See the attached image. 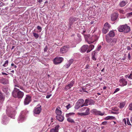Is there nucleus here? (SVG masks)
<instances>
[{
  "label": "nucleus",
  "mask_w": 132,
  "mask_h": 132,
  "mask_svg": "<svg viewBox=\"0 0 132 132\" xmlns=\"http://www.w3.org/2000/svg\"><path fill=\"white\" fill-rule=\"evenodd\" d=\"M12 94L13 97L15 98H22L23 96L24 93L20 90L18 89L14 88Z\"/></svg>",
  "instance_id": "f257e3e1"
},
{
  "label": "nucleus",
  "mask_w": 132,
  "mask_h": 132,
  "mask_svg": "<svg viewBox=\"0 0 132 132\" xmlns=\"http://www.w3.org/2000/svg\"><path fill=\"white\" fill-rule=\"evenodd\" d=\"M118 30L119 32L127 33L130 31V29L129 26L125 24L119 26Z\"/></svg>",
  "instance_id": "f03ea898"
},
{
  "label": "nucleus",
  "mask_w": 132,
  "mask_h": 132,
  "mask_svg": "<svg viewBox=\"0 0 132 132\" xmlns=\"http://www.w3.org/2000/svg\"><path fill=\"white\" fill-rule=\"evenodd\" d=\"M6 113L8 116L11 118H14L15 116V111L13 110L12 108H8L6 110Z\"/></svg>",
  "instance_id": "7ed1b4c3"
},
{
  "label": "nucleus",
  "mask_w": 132,
  "mask_h": 132,
  "mask_svg": "<svg viewBox=\"0 0 132 132\" xmlns=\"http://www.w3.org/2000/svg\"><path fill=\"white\" fill-rule=\"evenodd\" d=\"M115 36L114 32L113 31H110L106 36V42H109L111 37H113Z\"/></svg>",
  "instance_id": "20e7f679"
},
{
  "label": "nucleus",
  "mask_w": 132,
  "mask_h": 132,
  "mask_svg": "<svg viewBox=\"0 0 132 132\" xmlns=\"http://www.w3.org/2000/svg\"><path fill=\"white\" fill-rule=\"evenodd\" d=\"M91 112L95 115L101 116H103L105 113L104 112L102 113L101 111H98L95 109H93L91 111Z\"/></svg>",
  "instance_id": "39448f33"
},
{
  "label": "nucleus",
  "mask_w": 132,
  "mask_h": 132,
  "mask_svg": "<svg viewBox=\"0 0 132 132\" xmlns=\"http://www.w3.org/2000/svg\"><path fill=\"white\" fill-rule=\"evenodd\" d=\"M119 86H126L127 83V81L126 79L123 78L120 79L119 80Z\"/></svg>",
  "instance_id": "423d86ee"
},
{
  "label": "nucleus",
  "mask_w": 132,
  "mask_h": 132,
  "mask_svg": "<svg viewBox=\"0 0 132 132\" xmlns=\"http://www.w3.org/2000/svg\"><path fill=\"white\" fill-rule=\"evenodd\" d=\"M41 106L39 105H38L35 108L34 112L35 114H39L41 111L42 109L41 108Z\"/></svg>",
  "instance_id": "0eeeda50"
},
{
  "label": "nucleus",
  "mask_w": 132,
  "mask_h": 132,
  "mask_svg": "<svg viewBox=\"0 0 132 132\" xmlns=\"http://www.w3.org/2000/svg\"><path fill=\"white\" fill-rule=\"evenodd\" d=\"M63 58L62 57H56L54 60V62L55 64H57L61 63L62 61Z\"/></svg>",
  "instance_id": "6e6552de"
},
{
  "label": "nucleus",
  "mask_w": 132,
  "mask_h": 132,
  "mask_svg": "<svg viewBox=\"0 0 132 132\" xmlns=\"http://www.w3.org/2000/svg\"><path fill=\"white\" fill-rule=\"evenodd\" d=\"M109 42H107L108 43H109V45L112 46H113L117 43V39L114 38L113 39H110Z\"/></svg>",
  "instance_id": "1a4fd4ad"
},
{
  "label": "nucleus",
  "mask_w": 132,
  "mask_h": 132,
  "mask_svg": "<svg viewBox=\"0 0 132 132\" xmlns=\"http://www.w3.org/2000/svg\"><path fill=\"white\" fill-rule=\"evenodd\" d=\"M31 101V97L29 95H26V97L24 99V105L28 104Z\"/></svg>",
  "instance_id": "9d476101"
},
{
  "label": "nucleus",
  "mask_w": 132,
  "mask_h": 132,
  "mask_svg": "<svg viewBox=\"0 0 132 132\" xmlns=\"http://www.w3.org/2000/svg\"><path fill=\"white\" fill-rule=\"evenodd\" d=\"M68 50V47L67 46H65L62 47L60 49V51L62 53L67 52Z\"/></svg>",
  "instance_id": "9b49d317"
},
{
  "label": "nucleus",
  "mask_w": 132,
  "mask_h": 132,
  "mask_svg": "<svg viewBox=\"0 0 132 132\" xmlns=\"http://www.w3.org/2000/svg\"><path fill=\"white\" fill-rule=\"evenodd\" d=\"M77 18H75L70 17L69 19V24L70 25H72L75 21H76Z\"/></svg>",
  "instance_id": "f8f14e48"
},
{
  "label": "nucleus",
  "mask_w": 132,
  "mask_h": 132,
  "mask_svg": "<svg viewBox=\"0 0 132 132\" xmlns=\"http://www.w3.org/2000/svg\"><path fill=\"white\" fill-rule=\"evenodd\" d=\"M85 110L86 111L84 112L85 113H87L88 114H90V109L89 108L86 107H84L80 109L81 111L82 112L84 111Z\"/></svg>",
  "instance_id": "ddd939ff"
},
{
  "label": "nucleus",
  "mask_w": 132,
  "mask_h": 132,
  "mask_svg": "<svg viewBox=\"0 0 132 132\" xmlns=\"http://www.w3.org/2000/svg\"><path fill=\"white\" fill-rule=\"evenodd\" d=\"M118 16V14L117 13H114L111 16V19L112 21H114L117 18Z\"/></svg>",
  "instance_id": "4468645a"
},
{
  "label": "nucleus",
  "mask_w": 132,
  "mask_h": 132,
  "mask_svg": "<svg viewBox=\"0 0 132 132\" xmlns=\"http://www.w3.org/2000/svg\"><path fill=\"white\" fill-rule=\"evenodd\" d=\"M0 82L4 84H6L8 83L9 81L8 80L4 78H3L0 79Z\"/></svg>",
  "instance_id": "2eb2a0df"
},
{
  "label": "nucleus",
  "mask_w": 132,
  "mask_h": 132,
  "mask_svg": "<svg viewBox=\"0 0 132 132\" xmlns=\"http://www.w3.org/2000/svg\"><path fill=\"white\" fill-rule=\"evenodd\" d=\"M92 40L91 41H88L87 42L89 44L93 43V42L96 40L98 39V38L96 35H93L92 37Z\"/></svg>",
  "instance_id": "dca6fc26"
},
{
  "label": "nucleus",
  "mask_w": 132,
  "mask_h": 132,
  "mask_svg": "<svg viewBox=\"0 0 132 132\" xmlns=\"http://www.w3.org/2000/svg\"><path fill=\"white\" fill-rule=\"evenodd\" d=\"M56 117L57 119L60 122L63 121L64 119V117L61 115L56 116Z\"/></svg>",
  "instance_id": "f3484780"
},
{
  "label": "nucleus",
  "mask_w": 132,
  "mask_h": 132,
  "mask_svg": "<svg viewBox=\"0 0 132 132\" xmlns=\"http://www.w3.org/2000/svg\"><path fill=\"white\" fill-rule=\"evenodd\" d=\"M88 48V46L87 45H84L81 48V51L82 52H86Z\"/></svg>",
  "instance_id": "a211bd4d"
},
{
  "label": "nucleus",
  "mask_w": 132,
  "mask_h": 132,
  "mask_svg": "<svg viewBox=\"0 0 132 132\" xmlns=\"http://www.w3.org/2000/svg\"><path fill=\"white\" fill-rule=\"evenodd\" d=\"M55 113L57 115H61L62 113V111L61 110V108L59 107H57L56 108Z\"/></svg>",
  "instance_id": "6ab92c4d"
},
{
  "label": "nucleus",
  "mask_w": 132,
  "mask_h": 132,
  "mask_svg": "<svg viewBox=\"0 0 132 132\" xmlns=\"http://www.w3.org/2000/svg\"><path fill=\"white\" fill-rule=\"evenodd\" d=\"M60 126L59 125L56 126L54 128L52 129L50 131V132H58L59 128Z\"/></svg>",
  "instance_id": "aec40b11"
},
{
  "label": "nucleus",
  "mask_w": 132,
  "mask_h": 132,
  "mask_svg": "<svg viewBox=\"0 0 132 132\" xmlns=\"http://www.w3.org/2000/svg\"><path fill=\"white\" fill-rule=\"evenodd\" d=\"M83 106V105H80L79 102H77L75 106V108L76 109H78L79 108H81Z\"/></svg>",
  "instance_id": "412c9836"
},
{
  "label": "nucleus",
  "mask_w": 132,
  "mask_h": 132,
  "mask_svg": "<svg viewBox=\"0 0 132 132\" xmlns=\"http://www.w3.org/2000/svg\"><path fill=\"white\" fill-rule=\"evenodd\" d=\"M94 46L92 44L90 45L89 46H88V50L87 51V52L88 53L91 51L94 48Z\"/></svg>",
  "instance_id": "4be33fe9"
},
{
  "label": "nucleus",
  "mask_w": 132,
  "mask_h": 132,
  "mask_svg": "<svg viewBox=\"0 0 132 132\" xmlns=\"http://www.w3.org/2000/svg\"><path fill=\"white\" fill-rule=\"evenodd\" d=\"M127 4L126 2L124 1H122L119 3V5L121 7L125 6Z\"/></svg>",
  "instance_id": "5701e85b"
},
{
  "label": "nucleus",
  "mask_w": 132,
  "mask_h": 132,
  "mask_svg": "<svg viewBox=\"0 0 132 132\" xmlns=\"http://www.w3.org/2000/svg\"><path fill=\"white\" fill-rule=\"evenodd\" d=\"M115 119V117H114L112 116H109L106 117L104 119L106 120H111L112 119Z\"/></svg>",
  "instance_id": "b1692460"
},
{
  "label": "nucleus",
  "mask_w": 132,
  "mask_h": 132,
  "mask_svg": "<svg viewBox=\"0 0 132 132\" xmlns=\"http://www.w3.org/2000/svg\"><path fill=\"white\" fill-rule=\"evenodd\" d=\"M104 28H106L109 29L111 27L110 25L107 22H106L104 25Z\"/></svg>",
  "instance_id": "393cba45"
},
{
  "label": "nucleus",
  "mask_w": 132,
  "mask_h": 132,
  "mask_svg": "<svg viewBox=\"0 0 132 132\" xmlns=\"http://www.w3.org/2000/svg\"><path fill=\"white\" fill-rule=\"evenodd\" d=\"M77 114L78 116H87L89 114H87V113H86L85 112L80 113L78 112L77 113Z\"/></svg>",
  "instance_id": "a878e982"
},
{
  "label": "nucleus",
  "mask_w": 132,
  "mask_h": 132,
  "mask_svg": "<svg viewBox=\"0 0 132 132\" xmlns=\"http://www.w3.org/2000/svg\"><path fill=\"white\" fill-rule=\"evenodd\" d=\"M67 121L71 123H75V122L73 120V119H72L70 118H68L67 119Z\"/></svg>",
  "instance_id": "bb28decb"
},
{
  "label": "nucleus",
  "mask_w": 132,
  "mask_h": 132,
  "mask_svg": "<svg viewBox=\"0 0 132 132\" xmlns=\"http://www.w3.org/2000/svg\"><path fill=\"white\" fill-rule=\"evenodd\" d=\"M95 51H93L92 53V59L94 61H95L96 60V59L95 58Z\"/></svg>",
  "instance_id": "cd10ccee"
},
{
  "label": "nucleus",
  "mask_w": 132,
  "mask_h": 132,
  "mask_svg": "<svg viewBox=\"0 0 132 132\" xmlns=\"http://www.w3.org/2000/svg\"><path fill=\"white\" fill-rule=\"evenodd\" d=\"M109 31V29L103 28L102 29V32L104 34H106Z\"/></svg>",
  "instance_id": "c85d7f7f"
},
{
  "label": "nucleus",
  "mask_w": 132,
  "mask_h": 132,
  "mask_svg": "<svg viewBox=\"0 0 132 132\" xmlns=\"http://www.w3.org/2000/svg\"><path fill=\"white\" fill-rule=\"evenodd\" d=\"M81 105H82L84 102V100L83 99H79L77 102Z\"/></svg>",
  "instance_id": "c756f323"
},
{
  "label": "nucleus",
  "mask_w": 132,
  "mask_h": 132,
  "mask_svg": "<svg viewBox=\"0 0 132 132\" xmlns=\"http://www.w3.org/2000/svg\"><path fill=\"white\" fill-rule=\"evenodd\" d=\"M89 99H86L85 101V103L83 104V106H87L88 105V103Z\"/></svg>",
  "instance_id": "7c9ffc66"
},
{
  "label": "nucleus",
  "mask_w": 132,
  "mask_h": 132,
  "mask_svg": "<svg viewBox=\"0 0 132 132\" xmlns=\"http://www.w3.org/2000/svg\"><path fill=\"white\" fill-rule=\"evenodd\" d=\"M75 113L73 112L70 113L68 114H67L66 115V117H68L69 116L71 115H73L75 114Z\"/></svg>",
  "instance_id": "2f4dec72"
},
{
  "label": "nucleus",
  "mask_w": 132,
  "mask_h": 132,
  "mask_svg": "<svg viewBox=\"0 0 132 132\" xmlns=\"http://www.w3.org/2000/svg\"><path fill=\"white\" fill-rule=\"evenodd\" d=\"M94 101L91 100H89L88 104L89 105H92L94 104Z\"/></svg>",
  "instance_id": "473e14b6"
},
{
  "label": "nucleus",
  "mask_w": 132,
  "mask_h": 132,
  "mask_svg": "<svg viewBox=\"0 0 132 132\" xmlns=\"http://www.w3.org/2000/svg\"><path fill=\"white\" fill-rule=\"evenodd\" d=\"M3 91L6 94H9L10 93L8 89H7L5 88H4L3 89Z\"/></svg>",
  "instance_id": "72a5a7b5"
},
{
  "label": "nucleus",
  "mask_w": 132,
  "mask_h": 132,
  "mask_svg": "<svg viewBox=\"0 0 132 132\" xmlns=\"http://www.w3.org/2000/svg\"><path fill=\"white\" fill-rule=\"evenodd\" d=\"M125 104L124 102L120 103V108H123L124 107Z\"/></svg>",
  "instance_id": "f704fd0d"
},
{
  "label": "nucleus",
  "mask_w": 132,
  "mask_h": 132,
  "mask_svg": "<svg viewBox=\"0 0 132 132\" xmlns=\"http://www.w3.org/2000/svg\"><path fill=\"white\" fill-rule=\"evenodd\" d=\"M33 35L36 39L38 38L39 37V35L38 34L35 33H33Z\"/></svg>",
  "instance_id": "c9c22d12"
},
{
  "label": "nucleus",
  "mask_w": 132,
  "mask_h": 132,
  "mask_svg": "<svg viewBox=\"0 0 132 132\" xmlns=\"http://www.w3.org/2000/svg\"><path fill=\"white\" fill-rule=\"evenodd\" d=\"M9 61L8 60H6L4 64L3 65V67H5L8 65Z\"/></svg>",
  "instance_id": "e433bc0d"
},
{
  "label": "nucleus",
  "mask_w": 132,
  "mask_h": 132,
  "mask_svg": "<svg viewBox=\"0 0 132 132\" xmlns=\"http://www.w3.org/2000/svg\"><path fill=\"white\" fill-rule=\"evenodd\" d=\"M74 84V82L73 81H71V82H70L69 84H68V85H69V87H70V88H71V87L73 86Z\"/></svg>",
  "instance_id": "4c0bfd02"
},
{
  "label": "nucleus",
  "mask_w": 132,
  "mask_h": 132,
  "mask_svg": "<svg viewBox=\"0 0 132 132\" xmlns=\"http://www.w3.org/2000/svg\"><path fill=\"white\" fill-rule=\"evenodd\" d=\"M14 86L15 87H17L19 88L20 89H21L24 90V88H23V87L22 86H21L19 85H15Z\"/></svg>",
  "instance_id": "58836bf2"
},
{
  "label": "nucleus",
  "mask_w": 132,
  "mask_h": 132,
  "mask_svg": "<svg viewBox=\"0 0 132 132\" xmlns=\"http://www.w3.org/2000/svg\"><path fill=\"white\" fill-rule=\"evenodd\" d=\"M128 109L129 110H132V103L129 104L128 106Z\"/></svg>",
  "instance_id": "ea45409f"
},
{
  "label": "nucleus",
  "mask_w": 132,
  "mask_h": 132,
  "mask_svg": "<svg viewBox=\"0 0 132 132\" xmlns=\"http://www.w3.org/2000/svg\"><path fill=\"white\" fill-rule=\"evenodd\" d=\"M70 65H71L68 62L65 65H64V67L66 68H68Z\"/></svg>",
  "instance_id": "a19ab883"
},
{
  "label": "nucleus",
  "mask_w": 132,
  "mask_h": 132,
  "mask_svg": "<svg viewBox=\"0 0 132 132\" xmlns=\"http://www.w3.org/2000/svg\"><path fill=\"white\" fill-rule=\"evenodd\" d=\"M73 60L72 59H71L68 62V63L70 64L71 65L73 62Z\"/></svg>",
  "instance_id": "79ce46f5"
},
{
  "label": "nucleus",
  "mask_w": 132,
  "mask_h": 132,
  "mask_svg": "<svg viewBox=\"0 0 132 132\" xmlns=\"http://www.w3.org/2000/svg\"><path fill=\"white\" fill-rule=\"evenodd\" d=\"M37 29L38 30H39V32H41L42 29V28L40 26H37Z\"/></svg>",
  "instance_id": "37998d69"
},
{
  "label": "nucleus",
  "mask_w": 132,
  "mask_h": 132,
  "mask_svg": "<svg viewBox=\"0 0 132 132\" xmlns=\"http://www.w3.org/2000/svg\"><path fill=\"white\" fill-rule=\"evenodd\" d=\"M70 88V87L68 85L65 86L64 89L67 90Z\"/></svg>",
  "instance_id": "c03bdc74"
},
{
  "label": "nucleus",
  "mask_w": 132,
  "mask_h": 132,
  "mask_svg": "<svg viewBox=\"0 0 132 132\" xmlns=\"http://www.w3.org/2000/svg\"><path fill=\"white\" fill-rule=\"evenodd\" d=\"M128 78L129 79H132V73H131H131L128 76Z\"/></svg>",
  "instance_id": "a18cd8bd"
},
{
  "label": "nucleus",
  "mask_w": 132,
  "mask_h": 132,
  "mask_svg": "<svg viewBox=\"0 0 132 132\" xmlns=\"http://www.w3.org/2000/svg\"><path fill=\"white\" fill-rule=\"evenodd\" d=\"M122 122L123 123H124L126 125V120L125 118L123 119Z\"/></svg>",
  "instance_id": "49530a36"
},
{
  "label": "nucleus",
  "mask_w": 132,
  "mask_h": 132,
  "mask_svg": "<svg viewBox=\"0 0 132 132\" xmlns=\"http://www.w3.org/2000/svg\"><path fill=\"white\" fill-rule=\"evenodd\" d=\"M127 124L129 125H131V124H130L129 119L128 118H127Z\"/></svg>",
  "instance_id": "de8ad7c7"
},
{
  "label": "nucleus",
  "mask_w": 132,
  "mask_h": 132,
  "mask_svg": "<svg viewBox=\"0 0 132 132\" xmlns=\"http://www.w3.org/2000/svg\"><path fill=\"white\" fill-rule=\"evenodd\" d=\"M107 121H105L102 122L101 125H105L107 124Z\"/></svg>",
  "instance_id": "09e8293b"
},
{
  "label": "nucleus",
  "mask_w": 132,
  "mask_h": 132,
  "mask_svg": "<svg viewBox=\"0 0 132 132\" xmlns=\"http://www.w3.org/2000/svg\"><path fill=\"white\" fill-rule=\"evenodd\" d=\"M66 107L67 109V110L69 108H70L71 107L70 104H68V105H67L66 106Z\"/></svg>",
  "instance_id": "8fccbe9b"
},
{
  "label": "nucleus",
  "mask_w": 132,
  "mask_h": 132,
  "mask_svg": "<svg viewBox=\"0 0 132 132\" xmlns=\"http://www.w3.org/2000/svg\"><path fill=\"white\" fill-rule=\"evenodd\" d=\"M119 88H117L115 89V90L114 91V92L113 93V94H114L115 93H116L119 90Z\"/></svg>",
  "instance_id": "3c124183"
},
{
  "label": "nucleus",
  "mask_w": 132,
  "mask_h": 132,
  "mask_svg": "<svg viewBox=\"0 0 132 132\" xmlns=\"http://www.w3.org/2000/svg\"><path fill=\"white\" fill-rule=\"evenodd\" d=\"M127 49L128 50H131V47L129 46H128L127 47Z\"/></svg>",
  "instance_id": "603ef678"
},
{
  "label": "nucleus",
  "mask_w": 132,
  "mask_h": 132,
  "mask_svg": "<svg viewBox=\"0 0 132 132\" xmlns=\"http://www.w3.org/2000/svg\"><path fill=\"white\" fill-rule=\"evenodd\" d=\"M0 5H0V7H1L2 6V5H4V3L1 2H0Z\"/></svg>",
  "instance_id": "864d4df0"
},
{
  "label": "nucleus",
  "mask_w": 132,
  "mask_h": 132,
  "mask_svg": "<svg viewBox=\"0 0 132 132\" xmlns=\"http://www.w3.org/2000/svg\"><path fill=\"white\" fill-rule=\"evenodd\" d=\"M47 46H46L44 49V51L45 52H47Z\"/></svg>",
  "instance_id": "5fc2aeb1"
},
{
  "label": "nucleus",
  "mask_w": 132,
  "mask_h": 132,
  "mask_svg": "<svg viewBox=\"0 0 132 132\" xmlns=\"http://www.w3.org/2000/svg\"><path fill=\"white\" fill-rule=\"evenodd\" d=\"M119 12L120 13H123L124 11L123 10H119Z\"/></svg>",
  "instance_id": "6e6d98bb"
},
{
  "label": "nucleus",
  "mask_w": 132,
  "mask_h": 132,
  "mask_svg": "<svg viewBox=\"0 0 132 132\" xmlns=\"http://www.w3.org/2000/svg\"><path fill=\"white\" fill-rule=\"evenodd\" d=\"M51 96V94L50 95H47V96H46V98H49L50 96Z\"/></svg>",
  "instance_id": "4d7b16f0"
},
{
  "label": "nucleus",
  "mask_w": 132,
  "mask_h": 132,
  "mask_svg": "<svg viewBox=\"0 0 132 132\" xmlns=\"http://www.w3.org/2000/svg\"><path fill=\"white\" fill-rule=\"evenodd\" d=\"M128 57L129 59V60L130 59V54L129 53L128 54Z\"/></svg>",
  "instance_id": "13d9d810"
},
{
  "label": "nucleus",
  "mask_w": 132,
  "mask_h": 132,
  "mask_svg": "<svg viewBox=\"0 0 132 132\" xmlns=\"http://www.w3.org/2000/svg\"><path fill=\"white\" fill-rule=\"evenodd\" d=\"M128 16H131V15H132V12H130V13H128Z\"/></svg>",
  "instance_id": "bf43d9fd"
},
{
  "label": "nucleus",
  "mask_w": 132,
  "mask_h": 132,
  "mask_svg": "<svg viewBox=\"0 0 132 132\" xmlns=\"http://www.w3.org/2000/svg\"><path fill=\"white\" fill-rule=\"evenodd\" d=\"M2 73L3 75H8V74H7L6 73H5L2 72Z\"/></svg>",
  "instance_id": "052dcab7"
},
{
  "label": "nucleus",
  "mask_w": 132,
  "mask_h": 132,
  "mask_svg": "<svg viewBox=\"0 0 132 132\" xmlns=\"http://www.w3.org/2000/svg\"><path fill=\"white\" fill-rule=\"evenodd\" d=\"M22 118L21 119H20V121H22V120H23V118L22 117V116H20V118Z\"/></svg>",
  "instance_id": "680f3d73"
},
{
  "label": "nucleus",
  "mask_w": 132,
  "mask_h": 132,
  "mask_svg": "<svg viewBox=\"0 0 132 132\" xmlns=\"http://www.w3.org/2000/svg\"><path fill=\"white\" fill-rule=\"evenodd\" d=\"M43 0H38V2L39 3H41L42 2Z\"/></svg>",
  "instance_id": "e2e57ef3"
},
{
  "label": "nucleus",
  "mask_w": 132,
  "mask_h": 132,
  "mask_svg": "<svg viewBox=\"0 0 132 132\" xmlns=\"http://www.w3.org/2000/svg\"><path fill=\"white\" fill-rule=\"evenodd\" d=\"M88 66H89V65H86V67H85V69H86L88 68Z\"/></svg>",
  "instance_id": "0e129e2a"
},
{
  "label": "nucleus",
  "mask_w": 132,
  "mask_h": 132,
  "mask_svg": "<svg viewBox=\"0 0 132 132\" xmlns=\"http://www.w3.org/2000/svg\"><path fill=\"white\" fill-rule=\"evenodd\" d=\"M15 47V46H13L12 47V48H11V49L12 50Z\"/></svg>",
  "instance_id": "69168bd1"
},
{
  "label": "nucleus",
  "mask_w": 132,
  "mask_h": 132,
  "mask_svg": "<svg viewBox=\"0 0 132 132\" xmlns=\"http://www.w3.org/2000/svg\"><path fill=\"white\" fill-rule=\"evenodd\" d=\"M128 76H128V75H126L125 76V78H127V77H128Z\"/></svg>",
  "instance_id": "338daca9"
},
{
  "label": "nucleus",
  "mask_w": 132,
  "mask_h": 132,
  "mask_svg": "<svg viewBox=\"0 0 132 132\" xmlns=\"http://www.w3.org/2000/svg\"><path fill=\"white\" fill-rule=\"evenodd\" d=\"M130 120L131 122L132 123V116L131 117Z\"/></svg>",
  "instance_id": "774afa93"
}]
</instances>
